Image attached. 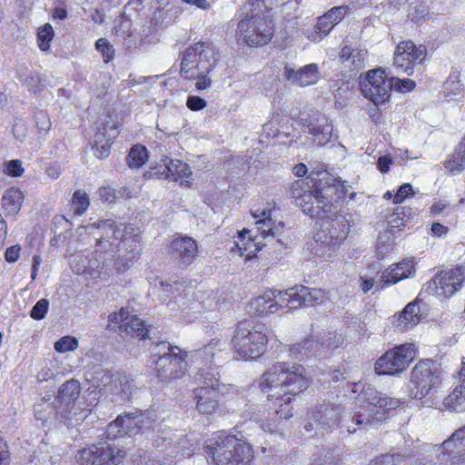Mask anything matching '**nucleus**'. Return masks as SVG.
<instances>
[{
	"label": "nucleus",
	"instance_id": "1",
	"mask_svg": "<svg viewBox=\"0 0 465 465\" xmlns=\"http://www.w3.org/2000/svg\"><path fill=\"white\" fill-rule=\"evenodd\" d=\"M307 179L292 183L291 193L295 204L312 218L322 220L314 234L316 242L328 247L339 246L350 231V220L340 213V203L345 199L344 182L326 171L311 173Z\"/></svg>",
	"mask_w": 465,
	"mask_h": 465
},
{
	"label": "nucleus",
	"instance_id": "2",
	"mask_svg": "<svg viewBox=\"0 0 465 465\" xmlns=\"http://www.w3.org/2000/svg\"><path fill=\"white\" fill-rule=\"evenodd\" d=\"M88 232L96 229V253H112L116 272H124L133 264L138 253V235L132 225H115L112 219L98 220L84 226Z\"/></svg>",
	"mask_w": 465,
	"mask_h": 465
},
{
	"label": "nucleus",
	"instance_id": "3",
	"mask_svg": "<svg viewBox=\"0 0 465 465\" xmlns=\"http://www.w3.org/2000/svg\"><path fill=\"white\" fill-rule=\"evenodd\" d=\"M309 385L305 376V369L299 364L289 365L285 362H277L271 366L262 375L260 386L263 392H269V399L275 398L288 405L291 401L289 395H297Z\"/></svg>",
	"mask_w": 465,
	"mask_h": 465
},
{
	"label": "nucleus",
	"instance_id": "4",
	"mask_svg": "<svg viewBox=\"0 0 465 465\" xmlns=\"http://www.w3.org/2000/svg\"><path fill=\"white\" fill-rule=\"evenodd\" d=\"M204 449L216 465H249L253 457L251 445L233 435H215Z\"/></svg>",
	"mask_w": 465,
	"mask_h": 465
},
{
	"label": "nucleus",
	"instance_id": "5",
	"mask_svg": "<svg viewBox=\"0 0 465 465\" xmlns=\"http://www.w3.org/2000/svg\"><path fill=\"white\" fill-rule=\"evenodd\" d=\"M268 341L267 328L264 324L244 321L236 324L231 344L234 353L247 361L263 354Z\"/></svg>",
	"mask_w": 465,
	"mask_h": 465
},
{
	"label": "nucleus",
	"instance_id": "6",
	"mask_svg": "<svg viewBox=\"0 0 465 465\" xmlns=\"http://www.w3.org/2000/svg\"><path fill=\"white\" fill-rule=\"evenodd\" d=\"M238 23V36L249 46H262L268 44L272 36V25L268 15H265L260 8L253 4H247L243 6Z\"/></svg>",
	"mask_w": 465,
	"mask_h": 465
},
{
	"label": "nucleus",
	"instance_id": "7",
	"mask_svg": "<svg viewBox=\"0 0 465 465\" xmlns=\"http://www.w3.org/2000/svg\"><path fill=\"white\" fill-rule=\"evenodd\" d=\"M217 54L209 43L199 42L189 46L181 62V74L184 78H195L209 74L216 65Z\"/></svg>",
	"mask_w": 465,
	"mask_h": 465
},
{
	"label": "nucleus",
	"instance_id": "8",
	"mask_svg": "<svg viewBox=\"0 0 465 465\" xmlns=\"http://www.w3.org/2000/svg\"><path fill=\"white\" fill-rule=\"evenodd\" d=\"M218 371H209L203 369L198 373L197 380L201 383L194 389L196 410L205 415L216 412L219 408L221 395L223 394L225 385L220 381Z\"/></svg>",
	"mask_w": 465,
	"mask_h": 465
},
{
	"label": "nucleus",
	"instance_id": "9",
	"mask_svg": "<svg viewBox=\"0 0 465 465\" xmlns=\"http://www.w3.org/2000/svg\"><path fill=\"white\" fill-rule=\"evenodd\" d=\"M441 371L430 360L420 361L411 371L410 393L412 398L422 399L441 382Z\"/></svg>",
	"mask_w": 465,
	"mask_h": 465
},
{
	"label": "nucleus",
	"instance_id": "10",
	"mask_svg": "<svg viewBox=\"0 0 465 465\" xmlns=\"http://www.w3.org/2000/svg\"><path fill=\"white\" fill-rule=\"evenodd\" d=\"M125 456V450L108 442H99L79 450L76 460L79 465H118Z\"/></svg>",
	"mask_w": 465,
	"mask_h": 465
},
{
	"label": "nucleus",
	"instance_id": "11",
	"mask_svg": "<svg viewBox=\"0 0 465 465\" xmlns=\"http://www.w3.org/2000/svg\"><path fill=\"white\" fill-rule=\"evenodd\" d=\"M416 358V349L412 343L396 346L386 351L375 363V371L381 375H394L407 369Z\"/></svg>",
	"mask_w": 465,
	"mask_h": 465
},
{
	"label": "nucleus",
	"instance_id": "12",
	"mask_svg": "<svg viewBox=\"0 0 465 465\" xmlns=\"http://www.w3.org/2000/svg\"><path fill=\"white\" fill-rule=\"evenodd\" d=\"M401 401L396 398L382 397L376 395L369 399L367 405L354 413L351 421L355 425L363 426L372 424L374 421H381L387 418L389 411L398 408Z\"/></svg>",
	"mask_w": 465,
	"mask_h": 465
},
{
	"label": "nucleus",
	"instance_id": "13",
	"mask_svg": "<svg viewBox=\"0 0 465 465\" xmlns=\"http://www.w3.org/2000/svg\"><path fill=\"white\" fill-rule=\"evenodd\" d=\"M361 85L364 97L379 105L389 100L393 79L388 78L384 70L377 68L368 72Z\"/></svg>",
	"mask_w": 465,
	"mask_h": 465
},
{
	"label": "nucleus",
	"instance_id": "14",
	"mask_svg": "<svg viewBox=\"0 0 465 465\" xmlns=\"http://www.w3.org/2000/svg\"><path fill=\"white\" fill-rule=\"evenodd\" d=\"M427 50L422 45H416L412 41L401 42L394 52L393 64L398 71L411 75L413 67L426 57Z\"/></svg>",
	"mask_w": 465,
	"mask_h": 465
},
{
	"label": "nucleus",
	"instance_id": "15",
	"mask_svg": "<svg viewBox=\"0 0 465 465\" xmlns=\"http://www.w3.org/2000/svg\"><path fill=\"white\" fill-rule=\"evenodd\" d=\"M464 280L465 266L460 265L438 272L429 282L428 288L433 289L438 296L449 298L460 289Z\"/></svg>",
	"mask_w": 465,
	"mask_h": 465
},
{
	"label": "nucleus",
	"instance_id": "16",
	"mask_svg": "<svg viewBox=\"0 0 465 465\" xmlns=\"http://www.w3.org/2000/svg\"><path fill=\"white\" fill-rule=\"evenodd\" d=\"M192 171L190 166L181 160L165 159L162 165L154 166L146 173L148 178L170 179L179 182L182 186L189 187L192 184Z\"/></svg>",
	"mask_w": 465,
	"mask_h": 465
},
{
	"label": "nucleus",
	"instance_id": "17",
	"mask_svg": "<svg viewBox=\"0 0 465 465\" xmlns=\"http://www.w3.org/2000/svg\"><path fill=\"white\" fill-rule=\"evenodd\" d=\"M186 352L173 351L169 355L160 356L155 361L156 377L163 382L183 377L187 370Z\"/></svg>",
	"mask_w": 465,
	"mask_h": 465
},
{
	"label": "nucleus",
	"instance_id": "18",
	"mask_svg": "<svg viewBox=\"0 0 465 465\" xmlns=\"http://www.w3.org/2000/svg\"><path fill=\"white\" fill-rule=\"evenodd\" d=\"M108 328L114 330L116 327L121 332H124L131 336L141 337L142 339L149 338L148 329L144 322L137 315H130L126 309H121L119 312L111 313L108 316Z\"/></svg>",
	"mask_w": 465,
	"mask_h": 465
},
{
	"label": "nucleus",
	"instance_id": "19",
	"mask_svg": "<svg viewBox=\"0 0 465 465\" xmlns=\"http://www.w3.org/2000/svg\"><path fill=\"white\" fill-rule=\"evenodd\" d=\"M94 386L105 393L119 395L122 399L132 393L133 381L125 376H113L106 370L98 369L93 377Z\"/></svg>",
	"mask_w": 465,
	"mask_h": 465
},
{
	"label": "nucleus",
	"instance_id": "20",
	"mask_svg": "<svg viewBox=\"0 0 465 465\" xmlns=\"http://www.w3.org/2000/svg\"><path fill=\"white\" fill-rule=\"evenodd\" d=\"M278 297L281 301L290 303V310L296 309L302 304L314 306L322 303L325 298L324 292L321 289H311L306 286H295L284 292H280Z\"/></svg>",
	"mask_w": 465,
	"mask_h": 465
},
{
	"label": "nucleus",
	"instance_id": "21",
	"mask_svg": "<svg viewBox=\"0 0 465 465\" xmlns=\"http://www.w3.org/2000/svg\"><path fill=\"white\" fill-rule=\"evenodd\" d=\"M439 462H447L450 459V464H456L465 455V427L460 428L443 441L440 446L434 447Z\"/></svg>",
	"mask_w": 465,
	"mask_h": 465
},
{
	"label": "nucleus",
	"instance_id": "22",
	"mask_svg": "<svg viewBox=\"0 0 465 465\" xmlns=\"http://www.w3.org/2000/svg\"><path fill=\"white\" fill-rule=\"evenodd\" d=\"M171 255L181 265L188 266L193 262L198 254L196 241L190 236L174 238L171 242Z\"/></svg>",
	"mask_w": 465,
	"mask_h": 465
},
{
	"label": "nucleus",
	"instance_id": "23",
	"mask_svg": "<svg viewBox=\"0 0 465 465\" xmlns=\"http://www.w3.org/2000/svg\"><path fill=\"white\" fill-rule=\"evenodd\" d=\"M283 76L293 84L301 87L310 86L315 84L320 78L319 66L317 64H309L295 70L289 65H285Z\"/></svg>",
	"mask_w": 465,
	"mask_h": 465
},
{
	"label": "nucleus",
	"instance_id": "24",
	"mask_svg": "<svg viewBox=\"0 0 465 465\" xmlns=\"http://www.w3.org/2000/svg\"><path fill=\"white\" fill-rule=\"evenodd\" d=\"M420 301L416 300L408 303L399 315L393 316L392 324L401 332H404L415 327L421 320Z\"/></svg>",
	"mask_w": 465,
	"mask_h": 465
},
{
	"label": "nucleus",
	"instance_id": "25",
	"mask_svg": "<svg viewBox=\"0 0 465 465\" xmlns=\"http://www.w3.org/2000/svg\"><path fill=\"white\" fill-rule=\"evenodd\" d=\"M137 415L136 410L119 415L108 425V433L114 437H121L124 434L137 435Z\"/></svg>",
	"mask_w": 465,
	"mask_h": 465
},
{
	"label": "nucleus",
	"instance_id": "26",
	"mask_svg": "<svg viewBox=\"0 0 465 465\" xmlns=\"http://www.w3.org/2000/svg\"><path fill=\"white\" fill-rule=\"evenodd\" d=\"M460 384L444 398V407L453 411H465V358L462 359L461 368L459 371Z\"/></svg>",
	"mask_w": 465,
	"mask_h": 465
},
{
	"label": "nucleus",
	"instance_id": "27",
	"mask_svg": "<svg viewBox=\"0 0 465 465\" xmlns=\"http://www.w3.org/2000/svg\"><path fill=\"white\" fill-rule=\"evenodd\" d=\"M271 214V210H262L261 212L255 211L252 213L253 218L256 219L255 224L257 226V230L264 240L279 236L283 228V224L282 223L278 225H274Z\"/></svg>",
	"mask_w": 465,
	"mask_h": 465
},
{
	"label": "nucleus",
	"instance_id": "28",
	"mask_svg": "<svg viewBox=\"0 0 465 465\" xmlns=\"http://www.w3.org/2000/svg\"><path fill=\"white\" fill-rule=\"evenodd\" d=\"M310 134H312L317 143L321 146L324 145L332 135V125L329 119L322 114H316L312 116L308 124Z\"/></svg>",
	"mask_w": 465,
	"mask_h": 465
},
{
	"label": "nucleus",
	"instance_id": "29",
	"mask_svg": "<svg viewBox=\"0 0 465 465\" xmlns=\"http://www.w3.org/2000/svg\"><path fill=\"white\" fill-rule=\"evenodd\" d=\"M292 358L302 361L316 353L322 352L320 337L318 335H311L301 343L293 344L289 348Z\"/></svg>",
	"mask_w": 465,
	"mask_h": 465
},
{
	"label": "nucleus",
	"instance_id": "30",
	"mask_svg": "<svg viewBox=\"0 0 465 465\" xmlns=\"http://www.w3.org/2000/svg\"><path fill=\"white\" fill-rule=\"evenodd\" d=\"M367 51L343 46L340 52V60L345 68L358 72L365 66Z\"/></svg>",
	"mask_w": 465,
	"mask_h": 465
},
{
	"label": "nucleus",
	"instance_id": "31",
	"mask_svg": "<svg viewBox=\"0 0 465 465\" xmlns=\"http://www.w3.org/2000/svg\"><path fill=\"white\" fill-rule=\"evenodd\" d=\"M225 349V341L220 339H213L211 341L199 350L193 352V360L203 365H209L213 361L214 357L218 352Z\"/></svg>",
	"mask_w": 465,
	"mask_h": 465
},
{
	"label": "nucleus",
	"instance_id": "32",
	"mask_svg": "<svg viewBox=\"0 0 465 465\" xmlns=\"http://www.w3.org/2000/svg\"><path fill=\"white\" fill-rule=\"evenodd\" d=\"M414 272L412 260H403L391 267L390 271L383 274L386 283H396L401 280L408 278Z\"/></svg>",
	"mask_w": 465,
	"mask_h": 465
},
{
	"label": "nucleus",
	"instance_id": "33",
	"mask_svg": "<svg viewBox=\"0 0 465 465\" xmlns=\"http://www.w3.org/2000/svg\"><path fill=\"white\" fill-rule=\"evenodd\" d=\"M80 391V384L75 380H70L62 384L55 398V401L59 403L55 408H60L63 404L69 406L78 398Z\"/></svg>",
	"mask_w": 465,
	"mask_h": 465
},
{
	"label": "nucleus",
	"instance_id": "34",
	"mask_svg": "<svg viewBox=\"0 0 465 465\" xmlns=\"http://www.w3.org/2000/svg\"><path fill=\"white\" fill-rule=\"evenodd\" d=\"M23 200L24 194L19 189L9 188L2 197L3 208L7 214L15 215L20 211Z\"/></svg>",
	"mask_w": 465,
	"mask_h": 465
},
{
	"label": "nucleus",
	"instance_id": "35",
	"mask_svg": "<svg viewBox=\"0 0 465 465\" xmlns=\"http://www.w3.org/2000/svg\"><path fill=\"white\" fill-rule=\"evenodd\" d=\"M338 408L328 404L322 405L319 410L313 411L312 417L319 425L331 428L338 422Z\"/></svg>",
	"mask_w": 465,
	"mask_h": 465
},
{
	"label": "nucleus",
	"instance_id": "36",
	"mask_svg": "<svg viewBox=\"0 0 465 465\" xmlns=\"http://www.w3.org/2000/svg\"><path fill=\"white\" fill-rule=\"evenodd\" d=\"M138 434H144L154 428L157 413L154 410L137 411Z\"/></svg>",
	"mask_w": 465,
	"mask_h": 465
},
{
	"label": "nucleus",
	"instance_id": "37",
	"mask_svg": "<svg viewBox=\"0 0 465 465\" xmlns=\"http://www.w3.org/2000/svg\"><path fill=\"white\" fill-rule=\"evenodd\" d=\"M118 134L119 132L114 124H112L109 127L107 124H103L101 127L97 128V132L94 135L93 148L98 151L99 144L104 143L107 140L109 143H112V141L118 135Z\"/></svg>",
	"mask_w": 465,
	"mask_h": 465
},
{
	"label": "nucleus",
	"instance_id": "38",
	"mask_svg": "<svg viewBox=\"0 0 465 465\" xmlns=\"http://www.w3.org/2000/svg\"><path fill=\"white\" fill-rule=\"evenodd\" d=\"M270 296H272V293L270 291H267L262 295L252 299L247 304V312L253 315L266 314V307L268 302H270Z\"/></svg>",
	"mask_w": 465,
	"mask_h": 465
},
{
	"label": "nucleus",
	"instance_id": "39",
	"mask_svg": "<svg viewBox=\"0 0 465 465\" xmlns=\"http://www.w3.org/2000/svg\"><path fill=\"white\" fill-rule=\"evenodd\" d=\"M23 84L31 93L38 94L47 86L48 81L45 75L35 72L30 73L28 77L25 78V82Z\"/></svg>",
	"mask_w": 465,
	"mask_h": 465
},
{
	"label": "nucleus",
	"instance_id": "40",
	"mask_svg": "<svg viewBox=\"0 0 465 465\" xmlns=\"http://www.w3.org/2000/svg\"><path fill=\"white\" fill-rule=\"evenodd\" d=\"M147 160V150L144 146L136 144L129 152L127 163L131 168H139Z\"/></svg>",
	"mask_w": 465,
	"mask_h": 465
},
{
	"label": "nucleus",
	"instance_id": "41",
	"mask_svg": "<svg viewBox=\"0 0 465 465\" xmlns=\"http://www.w3.org/2000/svg\"><path fill=\"white\" fill-rule=\"evenodd\" d=\"M322 351L338 348L342 343V336L332 331H324L319 335Z\"/></svg>",
	"mask_w": 465,
	"mask_h": 465
},
{
	"label": "nucleus",
	"instance_id": "42",
	"mask_svg": "<svg viewBox=\"0 0 465 465\" xmlns=\"http://www.w3.org/2000/svg\"><path fill=\"white\" fill-rule=\"evenodd\" d=\"M72 205L74 214L82 215L90 205V199L87 193L84 191L76 190L72 197Z\"/></svg>",
	"mask_w": 465,
	"mask_h": 465
},
{
	"label": "nucleus",
	"instance_id": "43",
	"mask_svg": "<svg viewBox=\"0 0 465 465\" xmlns=\"http://www.w3.org/2000/svg\"><path fill=\"white\" fill-rule=\"evenodd\" d=\"M77 347L78 340L73 336H64L54 343V350L61 353L74 351Z\"/></svg>",
	"mask_w": 465,
	"mask_h": 465
},
{
	"label": "nucleus",
	"instance_id": "44",
	"mask_svg": "<svg viewBox=\"0 0 465 465\" xmlns=\"http://www.w3.org/2000/svg\"><path fill=\"white\" fill-rule=\"evenodd\" d=\"M39 41V48L43 51H46L49 48V43L54 37V30L50 24L43 25L37 34Z\"/></svg>",
	"mask_w": 465,
	"mask_h": 465
},
{
	"label": "nucleus",
	"instance_id": "45",
	"mask_svg": "<svg viewBox=\"0 0 465 465\" xmlns=\"http://www.w3.org/2000/svg\"><path fill=\"white\" fill-rule=\"evenodd\" d=\"M281 291L270 290L272 296H270V302L266 307V314L275 313L280 308L287 307L290 310V303L287 305V301H281L278 294Z\"/></svg>",
	"mask_w": 465,
	"mask_h": 465
},
{
	"label": "nucleus",
	"instance_id": "46",
	"mask_svg": "<svg viewBox=\"0 0 465 465\" xmlns=\"http://www.w3.org/2000/svg\"><path fill=\"white\" fill-rule=\"evenodd\" d=\"M54 408L50 405L48 401L42 400L40 402L35 405V416L36 420L46 421L51 413L53 412Z\"/></svg>",
	"mask_w": 465,
	"mask_h": 465
},
{
	"label": "nucleus",
	"instance_id": "47",
	"mask_svg": "<svg viewBox=\"0 0 465 465\" xmlns=\"http://www.w3.org/2000/svg\"><path fill=\"white\" fill-rule=\"evenodd\" d=\"M95 47L102 54L105 63L114 59V50L105 38L98 39L95 43Z\"/></svg>",
	"mask_w": 465,
	"mask_h": 465
},
{
	"label": "nucleus",
	"instance_id": "48",
	"mask_svg": "<svg viewBox=\"0 0 465 465\" xmlns=\"http://www.w3.org/2000/svg\"><path fill=\"white\" fill-rule=\"evenodd\" d=\"M162 288L167 296L172 295L174 299H177L178 296H181L182 292H185L183 283L178 282H173V283L162 282Z\"/></svg>",
	"mask_w": 465,
	"mask_h": 465
},
{
	"label": "nucleus",
	"instance_id": "49",
	"mask_svg": "<svg viewBox=\"0 0 465 465\" xmlns=\"http://www.w3.org/2000/svg\"><path fill=\"white\" fill-rule=\"evenodd\" d=\"M348 10L349 7L347 5H340L332 7L324 15L329 20H331L332 25H336L343 19Z\"/></svg>",
	"mask_w": 465,
	"mask_h": 465
},
{
	"label": "nucleus",
	"instance_id": "50",
	"mask_svg": "<svg viewBox=\"0 0 465 465\" xmlns=\"http://www.w3.org/2000/svg\"><path fill=\"white\" fill-rule=\"evenodd\" d=\"M177 351L181 350L178 347L171 346V344L167 341H161L154 344L152 348L153 356L159 359L160 356L169 355V353H173V351Z\"/></svg>",
	"mask_w": 465,
	"mask_h": 465
},
{
	"label": "nucleus",
	"instance_id": "51",
	"mask_svg": "<svg viewBox=\"0 0 465 465\" xmlns=\"http://www.w3.org/2000/svg\"><path fill=\"white\" fill-rule=\"evenodd\" d=\"M49 302L46 299L39 300L32 308L30 316L35 320H42L48 311Z\"/></svg>",
	"mask_w": 465,
	"mask_h": 465
},
{
	"label": "nucleus",
	"instance_id": "52",
	"mask_svg": "<svg viewBox=\"0 0 465 465\" xmlns=\"http://www.w3.org/2000/svg\"><path fill=\"white\" fill-rule=\"evenodd\" d=\"M35 124L39 132H43L45 134L50 130L52 124L47 113L45 111H39L35 114Z\"/></svg>",
	"mask_w": 465,
	"mask_h": 465
},
{
	"label": "nucleus",
	"instance_id": "53",
	"mask_svg": "<svg viewBox=\"0 0 465 465\" xmlns=\"http://www.w3.org/2000/svg\"><path fill=\"white\" fill-rule=\"evenodd\" d=\"M444 91L447 93V97H450V99H455L462 92L461 84L453 80H447L444 83Z\"/></svg>",
	"mask_w": 465,
	"mask_h": 465
},
{
	"label": "nucleus",
	"instance_id": "54",
	"mask_svg": "<svg viewBox=\"0 0 465 465\" xmlns=\"http://www.w3.org/2000/svg\"><path fill=\"white\" fill-rule=\"evenodd\" d=\"M391 79H393V86L395 89L401 93H406L412 91L415 87V82L411 79H399L391 77Z\"/></svg>",
	"mask_w": 465,
	"mask_h": 465
},
{
	"label": "nucleus",
	"instance_id": "55",
	"mask_svg": "<svg viewBox=\"0 0 465 465\" xmlns=\"http://www.w3.org/2000/svg\"><path fill=\"white\" fill-rule=\"evenodd\" d=\"M6 173L13 177H20L24 173V168L20 160H11L6 163Z\"/></svg>",
	"mask_w": 465,
	"mask_h": 465
},
{
	"label": "nucleus",
	"instance_id": "56",
	"mask_svg": "<svg viewBox=\"0 0 465 465\" xmlns=\"http://www.w3.org/2000/svg\"><path fill=\"white\" fill-rule=\"evenodd\" d=\"M397 454H381L372 459L368 465H394Z\"/></svg>",
	"mask_w": 465,
	"mask_h": 465
},
{
	"label": "nucleus",
	"instance_id": "57",
	"mask_svg": "<svg viewBox=\"0 0 465 465\" xmlns=\"http://www.w3.org/2000/svg\"><path fill=\"white\" fill-rule=\"evenodd\" d=\"M401 214H403V207H397L395 213H393L388 220V223L391 227L401 228L405 225L404 219L400 216Z\"/></svg>",
	"mask_w": 465,
	"mask_h": 465
},
{
	"label": "nucleus",
	"instance_id": "58",
	"mask_svg": "<svg viewBox=\"0 0 465 465\" xmlns=\"http://www.w3.org/2000/svg\"><path fill=\"white\" fill-rule=\"evenodd\" d=\"M13 134L20 142H24L27 136V125L23 121H17L13 125Z\"/></svg>",
	"mask_w": 465,
	"mask_h": 465
},
{
	"label": "nucleus",
	"instance_id": "59",
	"mask_svg": "<svg viewBox=\"0 0 465 465\" xmlns=\"http://www.w3.org/2000/svg\"><path fill=\"white\" fill-rule=\"evenodd\" d=\"M412 194V186L411 183H403L401 185L394 195V203H400L409 195Z\"/></svg>",
	"mask_w": 465,
	"mask_h": 465
},
{
	"label": "nucleus",
	"instance_id": "60",
	"mask_svg": "<svg viewBox=\"0 0 465 465\" xmlns=\"http://www.w3.org/2000/svg\"><path fill=\"white\" fill-rule=\"evenodd\" d=\"M304 35L312 42H320L326 36L322 30H320L317 24L311 28H307Z\"/></svg>",
	"mask_w": 465,
	"mask_h": 465
},
{
	"label": "nucleus",
	"instance_id": "61",
	"mask_svg": "<svg viewBox=\"0 0 465 465\" xmlns=\"http://www.w3.org/2000/svg\"><path fill=\"white\" fill-rule=\"evenodd\" d=\"M186 104L191 110L198 111L206 106V102L199 96L190 95L187 99Z\"/></svg>",
	"mask_w": 465,
	"mask_h": 465
},
{
	"label": "nucleus",
	"instance_id": "62",
	"mask_svg": "<svg viewBox=\"0 0 465 465\" xmlns=\"http://www.w3.org/2000/svg\"><path fill=\"white\" fill-rule=\"evenodd\" d=\"M317 25H319L320 30L327 36L331 30L334 27V25L329 20L325 15L319 16Z\"/></svg>",
	"mask_w": 465,
	"mask_h": 465
},
{
	"label": "nucleus",
	"instance_id": "63",
	"mask_svg": "<svg viewBox=\"0 0 465 465\" xmlns=\"http://www.w3.org/2000/svg\"><path fill=\"white\" fill-rule=\"evenodd\" d=\"M98 193L103 202L111 203L115 198L114 190L109 186L100 188Z\"/></svg>",
	"mask_w": 465,
	"mask_h": 465
},
{
	"label": "nucleus",
	"instance_id": "64",
	"mask_svg": "<svg viewBox=\"0 0 465 465\" xmlns=\"http://www.w3.org/2000/svg\"><path fill=\"white\" fill-rule=\"evenodd\" d=\"M394 465H419L414 456L397 454Z\"/></svg>",
	"mask_w": 465,
	"mask_h": 465
}]
</instances>
